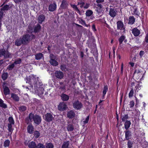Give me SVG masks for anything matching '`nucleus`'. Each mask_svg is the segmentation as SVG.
<instances>
[{
    "instance_id": "nucleus-1",
    "label": "nucleus",
    "mask_w": 148,
    "mask_h": 148,
    "mask_svg": "<svg viewBox=\"0 0 148 148\" xmlns=\"http://www.w3.org/2000/svg\"><path fill=\"white\" fill-rule=\"evenodd\" d=\"M25 80L26 83L34 85L35 92L38 95L43 94L44 86L38 77L33 75L26 77Z\"/></svg>"
},
{
    "instance_id": "nucleus-2",
    "label": "nucleus",
    "mask_w": 148,
    "mask_h": 148,
    "mask_svg": "<svg viewBox=\"0 0 148 148\" xmlns=\"http://www.w3.org/2000/svg\"><path fill=\"white\" fill-rule=\"evenodd\" d=\"M26 121L27 123L34 121V123L37 125H39L41 122V117L37 114H34L32 113H30L28 116L26 118Z\"/></svg>"
},
{
    "instance_id": "nucleus-3",
    "label": "nucleus",
    "mask_w": 148,
    "mask_h": 148,
    "mask_svg": "<svg viewBox=\"0 0 148 148\" xmlns=\"http://www.w3.org/2000/svg\"><path fill=\"white\" fill-rule=\"evenodd\" d=\"M31 37L32 39L35 38L34 35L33 34L30 35L28 34H27L23 35L21 37L23 44H25L28 43L31 39Z\"/></svg>"
},
{
    "instance_id": "nucleus-4",
    "label": "nucleus",
    "mask_w": 148,
    "mask_h": 148,
    "mask_svg": "<svg viewBox=\"0 0 148 148\" xmlns=\"http://www.w3.org/2000/svg\"><path fill=\"white\" fill-rule=\"evenodd\" d=\"M12 54L10 53L8 50H5L4 49H0V57L3 56L5 58H12Z\"/></svg>"
},
{
    "instance_id": "nucleus-5",
    "label": "nucleus",
    "mask_w": 148,
    "mask_h": 148,
    "mask_svg": "<svg viewBox=\"0 0 148 148\" xmlns=\"http://www.w3.org/2000/svg\"><path fill=\"white\" fill-rule=\"evenodd\" d=\"M73 107L77 110H80L82 107L83 105L81 102L78 100L75 101L73 104Z\"/></svg>"
},
{
    "instance_id": "nucleus-6",
    "label": "nucleus",
    "mask_w": 148,
    "mask_h": 148,
    "mask_svg": "<svg viewBox=\"0 0 148 148\" xmlns=\"http://www.w3.org/2000/svg\"><path fill=\"white\" fill-rule=\"evenodd\" d=\"M43 118L46 121L50 122L53 120V117L51 113H47L44 116Z\"/></svg>"
},
{
    "instance_id": "nucleus-7",
    "label": "nucleus",
    "mask_w": 148,
    "mask_h": 148,
    "mask_svg": "<svg viewBox=\"0 0 148 148\" xmlns=\"http://www.w3.org/2000/svg\"><path fill=\"white\" fill-rule=\"evenodd\" d=\"M9 8V6L8 5H4L3 7L1 8V11H0V21L1 23V18L3 17V12L2 11L7 10Z\"/></svg>"
},
{
    "instance_id": "nucleus-8",
    "label": "nucleus",
    "mask_w": 148,
    "mask_h": 148,
    "mask_svg": "<svg viewBox=\"0 0 148 148\" xmlns=\"http://www.w3.org/2000/svg\"><path fill=\"white\" fill-rule=\"evenodd\" d=\"M58 109L60 111H63L66 110L67 108L66 105L65 103H60L58 106Z\"/></svg>"
},
{
    "instance_id": "nucleus-9",
    "label": "nucleus",
    "mask_w": 148,
    "mask_h": 148,
    "mask_svg": "<svg viewBox=\"0 0 148 148\" xmlns=\"http://www.w3.org/2000/svg\"><path fill=\"white\" fill-rule=\"evenodd\" d=\"M117 14V12L116 9L111 8L110 9L109 14L112 17H115Z\"/></svg>"
},
{
    "instance_id": "nucleus-10",
    "label": "nucleus",
    "mask_w": 148,
    "mask_h": 148,
    "mask_svg": "<svg viewBox=\"0 0 148 148\" xmlns=\"http://www.w3.org/2000/svg\"><path fill=\"white\" fill-rule=\"evenodd\" d=\"M55 76L56 78L61 79L64 77V74L60 71H56L55 73Z\"/></svg>"
},
{
    "instance_id": "nucleus-11",
    "label": "nucleus",
    "mask_w": 148,
    "mask_h": 148,
    "mask_svg": "<svg viewBox=\"0 0 148 148\" xmlns=\"http://www.w3.org/2000/svg\"><path fill=\"white\" fill-rule=\"evenodd\" d=\"M132 33L135 36H138L140 34V31L137 28H134L132 30Z\"/></svg>"
},
{
    "instance_id": "nucleus-12",
    "label": "nucleus",
    "mask_w": 148,
    "mask_h": 148,
    "mask_svg": "<svg viewBox=\"0 0 148 148\" xmlns=\"http://www.w3.org/2000/svg\"><path fill=\"white\" fill-rule=\"evenodd\" d=\"M117 29L122 30L124 29L123 23L121 21H118L117 22Z\"/></svg>"
},
{
    "instance_id": "nucleus-13",
    "label": "nucleus",
    "mask_w": 148,
    "mask_h": 148,
    "mask_svg": "<svg viewBox=\"0 0 148 148\" xmlns=\"http://www.w3.org/2000/svg\"><path fill=\"white\" fill-rule=\"evenodd\" d=\"M3 92L4 95L5 96L10 94V90L9 88L6 86H3Z\"/></svg>"
},
{
    "instance_id": "nucleus-14",
    "label": "nucleus",
    "mask_w": 148,
    "mask_h": 148,
    "mask_svg": "<svg viewBox=\"0 0 148 148\" xmlns=\"http://www.w3.org/2000/svg\"><path fill=\"white\" fill-rule=\"evenodd\" d=\"M34 127L31 124L29 125L27 127V132L30 134H32L34 131Z\"/></svg>"
},
{
    "instance_id": "nucleus-15",
    "label": "nucleus",
    "mask_w": 148,
    "mask_h": 148,
    "mask_svg": "<svg viewBox=\"0 0 148 148\" xmlns=\"http://www.w3.org/2000/svg\"><path fill=\"white\" fill-rule=\"evenodd\" d=\"M132 134L131 132L127 130L125 132V139L127 140L130 139L131 137Z\"/></svg>"
},
{
    "instance_id": "nucleus-16",
    "label": "nucleus",
    "mask_w": 148,
    "mask_h": 148,
    "mask_svg": "<svg viewBox=\"0 0 148 148\" xmlns=\"http://www.w3.org/2000/svg\"><path fill=\"white\" fill-rule=\"evenodd\" d=\"M75 115L74 112L73 110L69 111L68 112L67 114V117L70 119L74 118Z\"/></svg>"
},
{
    "instance_id": "nucleus-17",
    "label": "nucleus",
    "mask_w": 148,
    "mask_h": 148,
    "mask_svg": "<svg viewBox=\"0 0 148 148\" xmlns=\"http://www.w3.org/2000/svg\"><path fill=\"white\" fill-rule=\"evenodd\" d=\"M23 44L21 39V37L18 38L15 40V45L17 46H19L21 44Z\"/></svg>"
},
{
    "instance_id": "nucleus-18",
    "label": "nucleus",
    "mask_w": 148,
    "mask_h": 148,
    "mask_svg": "<svg viewBox=\"0 0 148 148\" xmlns=\"http://www.w3.org/2000/svg\"><path fill=\"white\" fill-rule=\"evenodd\" d=\"M11 97L16 101H18L19 100V97L16 94L12 93L11 94Z\"/></svg>"
},
{
    "instance_id": "nucleus-19",
    "label": "nucleus",
    "mask_w": 148,
    "mask_h": 148,
    "mask_svg": "<svg viewBox=\"0 0 148 148\" xmlns=\"http://www.w3.org/2000/svg\"><path fill=\"white\" fill-rule=\"evenodd\" d=\"M56 8V3H53L50 4L49 7V10L50 11H53Z\"/></svg>"
},
{
    "instance_id": "nucleus-20",
    "label": "nucleus",
    "mask_w": 148,
    "mask_h": 148,
    "mask_svg": "<svg viewBox=\"0 0 148 148\" xmlns=\"http://www.w3.org/2000/svg\"><path fill=\"white\" fill-rule=\"evenodd\" d=\"M135 21V18L133 16H130L128 19V24L130 25L133 24Z\"/></svg>"
},
{
    "instance_id": "nucleus-21",
    "label": "nucleus",
    "mask_w": 148,
    "mask_h": 148,
    "mask_svg": "<svg viewBox=\"0 0 148 148\" xmlns=\"http://www.w3.org/2000/svg\"><path fill=\"white\" fill-rule=\"evenodd\" d=\"M36 143L34 141L30 142L28 145L29 148H36Z\"/></svg>"
},
{
    "instance_id": "nucleus-22",
    "label": "nucleus",
    "mask_w": 148,
    "mask_h": 148,
    "mask_svg": "<svg viewBox=\"0 0 148 148\" xmlns=\"http://www.w3.org/2000/svg\"><path fill=\"white\" fill-rule=\"evenodd\" d=\"M35 59L36 60H39L43 58V55L41 53H39L35 55Z\"/></svg>"
},
{
    "instance_id": "nucleus-23",
    "label": "nucleus",
    "mask_w": 148,
    "mask_h": 148,
    "mask_svg": "<svg viewBox=\"0 0 148 148\" xmlns=\"http://www.w3.org/2000/svg\"><path fill=\"white\" fill-rule=\"evenodd\" d=\"M61 97L62 99L64 101H67L69 99V97L65 94H62Z\"/></svg>"
},
{
    "instance_id": "nucleus-24",
    "label": "nucleus",
    "mask_w": 148,
    "mask_h": 148,
    "mask_svg": "<svg viewBox=\"0 0 148 148\" xmlns=\"http://www.w3.org/2000/svg\"><path fill=\"white\" fill-rule=\"evenodd\" d=\"M68 5L67 1L65 0H63L61 5L60 7L62 8L65 9L67 7Z\"/></svg>"
},
{
    "instance_id": "nucleus-25",
    "label": "nucleus",
    "mask_w": 148,
    "mask_h": 148,
    "mask_svg": "<svg viewBox=\"0 0 148 148\" xmlns=\"http://www.w3.org/2000/svg\"><path fill=\"white\" fill-rule=\"evenodd\" d=\"M45 19V17L44 15H40L38 18V23H41Z\"/></svg>"
},
{
    "instance_id": "nucleus-26",
    "label": "nucleus",
    "mask_w": 148,
    "mask_h": 148,
    "mask_svg": "<svg viewBox=\"0 0 148 148\" xmlns=\"http://www.w3.org/2000/svg\"><path fill=\"white\" fill-rule=\"evenodd\" d=\"M66 128L68 131H72L74 129L73 125L72 124H68Z\"/></svg>"
},
{
    "instance_id": "nucleus-27",
    "label": "nucleus",
    "mask_w": 148,
    "mask_h": 148,
    "mask_svg": "<svg viewBox=\"0 0 148 148\" xmlns=\"http://www.w3.org/2000/svg\"><path fill=\"white\" fill-rule=\"evenodd\" d=\"M0 107L4 108H7V105L4 103L3 101L0 98Z\"/></svg>"
},
{
    "instance_id": "nucleus-28",
    "label": "nucleus",
    "mask_w": 148,
    "mask_h": 148,
    "mask_svg": "<svg viewBox=\"0 0 148 148\" xmlns=\"http://www.w3.org/2000/svg\"><path fill=\"white\" fill-rule=\"evenodd\" d=\"M41 29V26L40 25L38 24L37 25L35 26L34 27V32H37L39 31Z\"/></svg>"
},
{
    "instance_id": "nucleus-29",
    "label": "nucleus",
    "mask_w": 148,
    "mask_h": 148,
    "mask_svg": "<svg viewBox=\"0 0 148 148\" xmlns=\"http://www.w3.org/2000/svg\"><path fill=\"white\" fill-rule=\"evenodd\" d=\"M131 124V122L129 121H126L125 123V128L126 130H127L130 127Z\"/></svg>"
},
{
    "instance_id": "nucleus-30",
    "label": "nucleus",
    "mask_w": 148,
    "mask_h": 148,
    "mask_svg": "<svg viewBox=\"0 0 148 148\" xmlns=\"http://www.w3.org/2000/svg\"><path fill=\"white\" fill-rule=\"evenodd\" d=\"M71 6L72 8L74 10L76 11L79 14H80V12L78 7L77 6V5H76L71 4Z\"/></svg>"
},
{
    "instance_id": "nucleus-31",
    "label": "nucleus",
    "mask_w": 148,
    "mask_h": 148,
    "mask_svg": "<svg viewBox=\"0 0 148 148\" xmlns=\"http://www.w3.org/2000/svg\"><path fill=\"white\" fill-rule=\"evenodd\" d=\"M49 62L52 65L55 66H57L58 64V62L55 59L50 60Z\"/></svg>"
},
{
    "instance_id": "nucleus-32",
    "label": "nucleus",
    "mask_w": 148,
    "mask_h": 148,
    "mask_svg": "<svg viewBox=\"0 0 148 148\" xmlns=\"http://www.w3.org/2000/svg\"><path fill=\"white\" fill-rule=\"evenodd\" d=\"M69 145L68 141L64 142L62 146V148H68Z\"/></svg>"
},
{
    "instance_id": "nucleus-33",
    "label": "nucleus",
    "mask_w": 148,
    "mask_h": 148,
    "mask_svg": "<svg viewBox=\"0 0 148 148\" xmlns=\"http://www.w3.org/2000/svg\"><path fill=\"white\" fill-rule=\"evenodd\" d=\"M8 74L7 73H3L2 75V78L3 80H5L8 78Z\"/></svg>"
},
{
    "instance_id": "nucleus-34",
    "label": "nucleus",
    "mask_w": 148,
    "mask_h": 148,
    "mask_svg": "<svg viewBox=\"0 0 148 148\" xmlns=\"http://www.w3.org/2000/svg\"><path fill=\"white\" fill-rule=\"evenodd\" d=\"M108 90V86H105L104 88L103 89V97H104L105 96Z\"/></svg>"
},
{
    "instance_id": "nucleus-35",
    "label": "nucleus",
    "mask_w": 148,
    "mask_h": 148,
    "mask_svg": "<svg viewBox=\"0 0 148 148\" xmlns=\"http://www.w3.org/2000/svg\"><path fill=\"white\" fill-rule=\"evenodd\" d=\"M134 73L140 76L142 74V71L141 70L138 69H136L135 70Z\"/></svg>"
},
{
    "instance_id": "nucleus-36",
    "label": "nucleus",
    "mask_w": 148,
    "mask_h": 148,
    "mask_svg": "<svg viewBox=\"0 0 148 148\" xmlns=\"http://www.w3.org/2000/svg\"><path fill=\"white\" fill-rule=\"evenodd\" d=\"M19 110L21 112H24L27 109L26 106H21L19 107Z\"/></svg>"
},
{
    "instance_id": "nucleus-37",
    "label": "nucleus",
    "mask_w": 148,
    "mask_h": 148,
    "mask_svg": "<svg viewBox=\"0 0 148 148\" xmlns=\"http://www.w3.org/2000/svg\"><path fill=\"white\" fill-rule=\"evenodd\" d=\"M10 141L9 140H6L4 142L3 146L5 147H8L10 144Z\"/></svg>"
},
{
    "instance_id": "nucleus-38",
    "label": "nucleus",
    "mask_w": 148,
    "mask_h": 148,
    "mask_svg": "<svg viewBox=\"0 0 148 148\" xmlns=\"http://www.w3.org/2000/svg\"><path fill=\"white\" fill-rule=\"evenodd\" d=\"M8 120L9 123L8 124H11L12 125L14 124V121L12 117H9Z\"/></svg>"
},
{
    "instance_id": "nucleus-39",
    "label": "nucleus",
    "mask_w": 148,
    "mask_h": 148,
    "mask_svg": "<svg viewBox=\"0 0 148 148\" xmlns=\"http://www.w3.org/2000/svg\"><path fill=\"white\" fill-rule=\"evenodd\" d=\"M93 14L92 11L90 10H87L86 12V14L87 16H90Z\"/></svg>"
},
{
    "instance_id": "nucleus-40",
    "label": "nucleus",
    "mask_w": 148,
    "mask_h": 148,
    "mask_svg": "<svg viewBox=\"0 0 148 148\" xmlns=\"http://www.w3.org/2000/svg\"><path fill=\"white\" fill-rule=\"evenodd\" d=\"M133 144V142H132V141L130 140H128L127 143L128 147V148H131L132 147Z\"/></svg>"
},
{
    "instance_id": "nucleus-41",
    "label": "nucleus",
    "mask_w": 148,
    "mask_h": 148,
    "mask_svg": "<svg viewBox=\"0 0 148 148\" xmlns=\"http://www.w3.org/2000/svg\"><path fill=\"white\" fill-rule=\"evenodd\" d=\"M125 37L124 36H121L120 38H119V42L120 44H121L122 43V42L125 39Z\"/></svg>"
},
{
    "instance_id": "nucleus-42",
    "label": "nucleus",
    "mask_w": 148,
    "mask_h": 148,
    "mask_svg": "<svg viewBox=\"0 0 148 148\" xmlns=\"http://www.w3.org/2000/svg\"><path fill=\"white\" fill-rule=\"evenodd\" d=\"M129 118L128 115L127 114H125L121 117L122 120L123 121H125Z\"/></svg>"
},
{
    "instance_id": "nucleus-43",
    "label": "nucleus",
    "mask_w": 148,
    "mask_h": 148,
    "mask_svg": "<svg viewBox=\"0 0 148 148\" xmlns=\"http://www.w3.org/2000/svg\"><path fill=\"white\" fill-rule=\"evenodd\" d=\"M14 66V63L12 64L11 65H9L7 67V69L9 70H12Z\"/></svg>"
},
{
    "instance_id": "nucleus-44",
    "label": "nucleus",
    "mask_w": 148,
    "mask_h": 148,
    "mask_svg": "<svg viewBox=\"0 0 148 148\" xmlns=\"http://www.w3.org/2000/svg\"><path fill=\"white\" fill-rule=\"evenodd\" d=\"M36 148H45V147L43 144L38 143L36 145Z\"/></svg>"
},
{
    "instance_id": "nucleus-45",
    "label": "nucleus",
    "mask_w": 148,
    "mask_h": 148,
    "mask_svg": "<svg viewBox=\"0 0 148 148\" xmlns=\"http://www.w3.org/2000/svg\"><path fill=\"white\" fill-rule=\"evenodd\" d=\"M96 10L97 13L99 14H101L102 11V8H99V7H97Z\"/></svg>"
},
{
    "instance_id": "nucleus-46",
    "label": "nucleus",
    "mask_w": 148,
    "mask_h": 148,
    "mask_svg": "<svg viewBox=\"0 0 148 148\" xmlns=\"http://www.w3.org/2000/svg\"><path fill=\"white\" fill-rule=\"evenodd\" d=\"M40 135V134L39 132L37 131H36L34 133V136L36 138L39 137Z\"/></svg>"
},
{
    "instance_id": "nucleus-47",
    "label": "nucleus",
    "mask_w": 148,
    "mask_h": 148,
    "mask_svg": "<svg viewBox=\"0 0 148 148\" xmlns=\"http://www.w3.org/2000/svg\"><path fill=\"white\" fill-rule=\"evenodd\" d=\"M13 125L9 124H8V130L10 132H12L13 130V129H12V125Z\"/></svg>"
},
{
    "instance_id": "nucleus-48",
    "label": "nucleus",
    "mask_w": 148,
    "mask_h": 148,
    "mask_svg": "<svg viewBox=\"0 0 148 148\" xmlns=\"http://www.w3.org/2000/svg\"><path fill=\"white\" fill-rule=\"evenodd\" d=\"M60 69L62 71H66L67 70L66 66L64 64H61L60 66Z\"/></svg>"
},
{
    "instance_id": "nucleus-49",
    "label": "nucleus",
    "mask_w": 148,
    "mask_h": 148,
    "mask_svg": "<svg viewBox=\"0 0 148 148\" xmlns=\"http://www.w3.org/2000/svg\"><path fill=\"white\" fill-rule=\"evenodd\" d=\"M54 146L51 143H49L47 144L46 148H53Z\"/></svg>"
},
{
    "instance_id": "nucleus-50",
    "label": "nucleus",
    "mask_w": 148,
    "mask_h": 148,
    "mask_svg": "<svg viewBox=\"0 0 148 148\" xmlns=\"http://www.w3.org/2000/svg\"><path fill=\"white\" fill-rule=\"evenodd\" d=\"M21 62V60L19 58H18L14 62V64H20Z\"/></svg>"
},
{
    "instance_id": "nucleus-51",
    "label": "nucleus",
    "mask_w": 148,
    "mask_h": 148,
    "mask_svg": "<svg viewBox=\"0 0 148 148\" xmlns=\"http://www.w3.org/2000/svg\"><path fill=\"white\" fill-rule=\"evenodd\" d=\"M134 95V91L133 89H132L130 91L129 94V98H131Z\"/></svg>"
},
{
    "instance_id": "nucleus-52",
    "label": "nucleus",
    "mask_w": 148,
    "mask_h": 148,
    "mask_svg": "<svg viewBox=\"0 0 148 148\" xmlns=\"http://www.w3.org/2000/svg\"><path fill=\"white\" fill-rule=\"evenodd\" d=\"M77 5H80V8H84V2H78L77 3Z\"/></svg>"
},
{
    "instance_id": "nucleus-53",
    "label": "nucleus",
    "mask_w": 148,
    "mask_h": 148,
    "mask_svg": "<svg viewBox=\"0 0 148 148\" xmlns=\"http://www.w3.org/2000/svg\"><path fill=\"white\" fill-rule=\"evenodd\" d=\"M133 13L134 14H135L136 15H137L138 16L140 13L138 12V11L137 10V8H134V10L133 11Z\"/></svg>"
},
{
    "instance_id": "nucleus-54",
    "label": "nucleus",
    "mask_w": 148,
    "mask_h": 148,
    "mask_svg": "<svg viewBox=\"0 0 148 148\" xmlns=\"http://www.w3.org/2000/svg\"><path fill=\"white\" fill-rule=\"evenodd\" d=\"M89 119V116H87V117L86 118V119H85V120H84V119H83V122L84 123V124H86L88 122Z\"/></svg>"
},
{
    "instance_id": "nucleus-55",
    "label": "nucleus",
    "mask_w": 148,
    "mask_h": 148,
    "mask_svg": "<svg viewBox=\"0 0 148 148\" xmlns=\"http://www.w3.org/2000/svg\"><path fill=\"white\" fill-rule=\"evenodd\" d=\"M27 31L28 32L30 33H31L33 32V31L32 28L31 26H30V25H29L28 26Z\"/></svg>"
},
{
    "instance_id": "nucleus-56",
    "label": "nucleus",
    "mask_w": 148,
    "mask_h": 148,
    "mask_svg": "<svg viewBox=\"0 0 148 148\" xmlns=\"http://www.w3.org/2000/svg\"><path fill=\"white\" fill-rule=\"evenodd\" d=\"M49 58L50 59V60L55 59H56V56L52 54L50 55Z\"/></svg>"
},
{
    "instance_id": "nucleus-57",
    "label": "nucleus",
    "mask_w": 148,
    "mask_h": 148,
    "mask_svg": "<svg viewBox=\"0 0 148 148\" xmlns=\"http://www.w3.org/2000/svg\"><path fill=\"white\" fill-rule=\"evenodd\" d=\"M130 108H132L134 106V103L133 101H131L129 104Z\"/></svg>"
},
{
    "instance_id": "nucleus-58",
    "label": "nucleus",
    "mask_w": 148,
    "mask_h": 148,
    "mask_svg": "<svg viewBox=\"0 0 148 148\" xmlns=\"http://www.w3.org/2000/svg\"><path fill=\"white\" fill-rule=\"evenodd\" d=\"M145 41L146 43H148V33L146 34L145 38Z\"/></svg>"
},
{
    "instance_id": "nucleus-59",
    "label": "nucleus",
    "mask_w": 148,
    "mask_h": 148,
    "mask_svg": "<svg viewBox=\"0 0 148 148\" xmlns=\"http://www.w3.org/2000/svg\"><path fill=\"white\" fill-rule=\"evenodd\" d=\"M89 6V4L88 3H86V4L84 3V8L85 9L88 8Z\"/></svg>"
},
{
    "instance_id": "nucleus-60",
    "label": "nucleus",
    "mask_w": 148,
    "mask_h": 148,
    "mask_svg": "<svg viewBox=\"0 0 148 148\" xmlns=\"http://www.w3.org/2000/svg\"><path fill=\"white\" fill-rule=\"evenodd\" d=\"M92 29L93 31L94 32L96 31V29L95 28V24H93L92 27Z\"/></svg>"
},
{
    "instance_id": "nucleus-61",
    "label": "nucleus",
    "mask_w": 148,
    "mask_h": 148,
    "mask_svg": "<svg viewBox=\"0 0 148 148\" xmlns=\"http://www.w3.org/2000/svg\"><path fill=\"white\" fill-rule=\"evenodd\" d=\"M104 1V0H97L96 2L97 3H100L103 2Z\"/></svg>"
},
{
    "instance_id": "nucleus-62",
    "label": "nucleus",
    "mask_w": 148,
    "mask_h": 148,
    "mask_svg": "<svg viewBox=\"0 0 148 148\" xmlns=\"http://www.w3.org/2000/svg\"><path fill=\"white\" fill-rule=\"evenodd\" d=\"M144 52L143 51H140L139 53V55L141 57L144 54Z\"/></svg>"
},
{
    "instance_id": "nucleus-63",
    "label": "nucleus",
    "mask_w": 148,
    "mask_h": 148,
    "mask_svg": "<svg viewBox=\"0 0 148 148\" xmlns=\"http://www.w3.org/2000/svg\"><path fill=\"white\" fill-rule=\"evenodd\" d=\"M97 7H99V8H102L103 7L102 4L100 3H97Z\"/></svg>"
},
{
    "instance_id": "nucleus-64",
    "label": "nucleus",
    "mask_w": 148,
    "mask_h": 148,
    "mask_svg": "<svg viewBox=\"0 0 148 148\" xmlns=\"http://www.w3.org/2000/svg\"><path fill=\"white\" fill-rule=\"evenodd\" d=\"M135 111L137 112V115H140V112L138 110H135Z\"/></svg>"
}]
</instances>
